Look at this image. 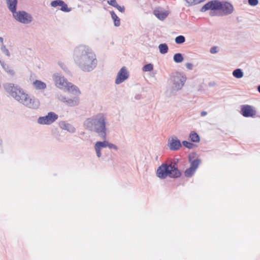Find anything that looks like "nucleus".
Here are the masks:
<instances>
[{
    "mask_svg": "<svg viewBox=\"0 0 260 260\" xmlns=\"http://www.w3.org/2000/svg\"><path fill=\"white\" fill-rule=\"evenodd\" d=\"M74 59L77 66L85 72L92 71L98 64L95 54L85 45H79L75 49Z\"/></svg>",
    "mask_w": 260,
    "mask_h": 260,
    "instance_id": "obj_1",
    "label": "nucleus"
},
{
    "mask_svg": "<svg viewBox=\"0 0 260 260\" xmlns=\"http://www.w3.org/2000/svg\"><path fill=\"white\" fill-rule=\"evenodd\" d=\"M4 88L16 100L25 106L35 110L39 108V100L34 96H29L24 93L19 86L15 85L13 83H7L4 84Z\"/></svg>",
    "mask_w": 260,
    "mask_h": 260,
    "instance_id": "obj_2",
    "label": "nucleus"
},
{
    "mask_svg": "<svg viewBox=\"0 0 260 260\" xmlns=\"http://www.w3.org/2000/svg\"><path fill=\"white\" fill-rule=\"evenodd\" d=\"M85 129L94 133L102 140H106L107 128L106 117L103 113H99L87 118L84 122Z\"/></svg>",
    "mask_w": 260,
    "mask_h": 260,
    "instance_id": "obj_3",
    "label": "nucleus"
},
{
    "mask_svg": "<svg viewBox=\"0 0 260 260\" xmlns=\"http://www.w3.org/2000/svg\"><path fill=\"white\" fill-rule=\"evenodd\" d=\"M156 174V176L160 179H165L168 177L176 179L181 176L182 173L178 169L177 162L173 161L170 163H162L157 168Z\"/></svg>",
    "mask_w": 260,
    "mask_h": 260,
    "instance_id": "obj_4",
    "label": "nucleus"
},
{
    "mask_svg": "<svg viewBox=\"0 0 260 260\" xmlns=\"http://www.w3.org/2000/svg\"><path fill=\"white\" fill-rule=\"evenodd\" d=\"M53 79L55 85L60 88L66 89L69 92L74 94L78 95L80 94V91L77 86L73 84L72 83L67 81L64 77L60 75L59 73H55L53 75Z\"/></svg>",
    "mask_w": 260,
    "mask_h": 260,
    "instance_id": "obj_5",
    "label": "nucleus"
},
{
    "mask_svg": "<svg viewBox=\"0 0 260 260\" xmlns=\"http://www.w3.org/2000/svg\"><path fill=\"white\" fill-rule=\"evenodd\" d=\"M13 18L18 22L22 24H28L33 20L32 15L23 10L16 11L12 13Z\"/></svg>",
    "mask_w": 260,
    "mask_h": 260,
    "instance_id": "obj_6",
    "label": "nucleus"
},
{
    "mask_svg": "<svg viewBox=\"0 0 260 260\" xmlns=\"http://www.w3.org/2000/svg\"><path fill=\"white\" fill-rule=\"evenodd\" d=\"M171 80L176 89L180 90L184 85L186 77L183 73L177 72L172 76Z\"/></svg>",
    "mask_w": 260,
    "mask_h": 260,
    "instance_id": "obj_7",
    "label": "nucleus"
},
{
    "mask_svg": "<svg viewBox=\"0 0 260 260\" xmlns=\"http://www.w3.org/2000/svg\"><path fill=\"white\" fill-rule=\"evenodd\" d=\"M58 118L57 114L53 112H49L44 116H41L38 119V123L42 125H50L55 122Z\"/></svg>",
    "mask_w": 260,
    "mask_h": 260,
    "instance_id": "obj_8",
    "label": "nucleus"
},
{
    "mask_svg": "<svg viewBox=\"0 0 260 260\" xmlns=\"http://www.w3.org/2000/svg\"><path fill=\"white\" fill-rule=\"evenodd\" d=\"M220 1L219 0H212L205 4L201 9V12H205L208 10H219Z\"/></svg>",
    "mask_w": 260,
    "mask_h": 260,
    "instance_id": "obj_9",
    "label": "nucleus"
},
{
    "mask_svg": "<svg viewBox=\"0 0 260 260\" xmlns=\"http://www.w3.org/2000/svg\"><path fill=\"white\" fill-rule=\"evenodd\" d=\"M129 73L125 67H123L117 73L115 83L116 84H119L129 77Z\"/></svg>",
    "mask_w": 260,
    "mask_h": 260,
    "instance_id": "obj_10",
    "label": "nucleus"
},
{
    "mask_svg": "<svg viewBox=\"0 0 260 260\" xmlns=\"http://www.w3.org/2000/svg\"><path fill=\"white\" fill-rule=\"evenodd\" d=\"M240 113L245 117H253L256 114V111L251 106L244 105L241 106Z\"/></svg>",
    "mask_w": 260,
    "mask_h": 260,
    "instance_id": "obj_11",
    "label": "nucleus"
},
{
    "mask_svg": "<svg viewBox=\"0 0 260 260\" xmlns=\"http://www.w3.org/2000/svg\"><path fill=\"white\" fill-rule=\"evenodd\" d=\"M219 10H221L224 15H228L233 13L234 8L233 5L226 1H220Z\"/></svg>",
    "mask_w": 260,
    "mask_h": 260,
    "instance_id": "obj_12",
    "label": "nucleus"
},
{
    "mask_svg": "<svg viewBox=\"0 0 260 260\" xmlns=\"http://www.w3.org/2000/svg\"><path fill=\"white\" fill-rule=\"evenodd\" d=\"M168 146L171 150L177 151L181 147L182 143L176 136H173L169 140Z\"/></svg>",
    "mask_w": 260,
    "mask_h": 260,
    "instance_id": "obj_13",
    "label": "nucleus"
},
{
    "mask_svg": "<svg viewBox=\"0 0 260 260\" xmlns=\"http://www.w3.org/2000/svg\"><path fill=\"white\" fill-rule=\"evenodd\" d=\"M103 140V141H97L94 146L96 156L99 158L102 156L101 149L108 146L109 141L106 140Z\"/></svg>",
    "mask_w": 260,
    "mask_h": 260,
    "instance_id": "obj_14",
    "label": "nucleus"
},
{
    "mask_svg": "<svg viewBox=\"0 0 260 260\" xmlns=\"http://www.w3.org/2000/svg\"><path fill=\"white\" fill-rule=\"evenodd\" d=\"M196 154H197L196 152H193L192 154H190L188 155V160L189 162L190 163V167L194 169L195 170L197 169L199 165L201 162V159L198 158L193 160V158L194 157Z\"/></svg>",
    "mask_w": 260,
    "mask_h": 260,
    "instance_id": "obj_15",
    "label": "nucleus"
},
{
    "mask_svg": "<svg viewBox=\"0 0 260 260\" xmlns=\"http://www.w3.org/2000/svg\"><path fill=\"white\" fill-rule=\"evenodd\" d=\"M59 125L61 128L66 130L71 133H74L76 132L75 128L71 124L62 121L59 122Z\"/></svg>",
    "mask_w": 260,
    "mask_h": 260,
    "instance_id": "obj_16",
    "label": "nucleus"
},
{
    "mask_svg": "<svg viewBox=\"0 0 260 260\" xmlns=\"http://www.w3.org/2000/svg\"><path fill=\"white\" fill-rule=\"evenodd\" d=\"M0 64L2 67L3 70L9 75L11 76H13L15 74V72L14 70L11 69V67L8 64L6 63L4 61L0 60Z\"/></svg>",
    "mask_w": 260,
    "mask_h": 260,
    "instance_id": "obj_17",
    "label": "nucleus"
},
{
    "mask_svg": "<svg viewBox=\"0 0 260 260\" xmlns=\"http://www.w3.org/2000/svg\"><path fill=\"white\" fill-rule=\"evenodd\" d=\"M153 13L154 15L160 20H164L169 15V13L167 11H162L158 9L154 10Z\"/></svg>",
    "mask_w": 260,
    "mask_h": 260,
    "instance_id": "obj_18",
    "label": "nucleus"
},
{
    "mask_svg": "<svg viewBox=\"0 0 260 260\" xmlns=\"http://www.w3.org/2000/svg\"><path fill=\"white\" fill-rule=\"evenodd\" d=\"M9 10L13 13L17 10L18 0H6Z\"/></svg>",
    "mask_w": 260,
    "mask_h": 260,
    "instance_id": "obj_19",
    "label": "nucleus"
},
{
    "mask_svg": "<svg viewBox=\"0 0 260 260\" xmlns=\"http://www.w3.org/2000/svg\"><path fill=\"white\" fill-rule=\"evenodd\" d=\"M79 104V98L74 97L73 99H68L65 104L70 107H74L78 105Z\"/></svg>",
    "mask_w": 260,
    "mask_h": 260,
    "instance_id": "obj_20",
    "label": "nucleus"
},
{
    "mask_svg": "<svg viewBox=\"0 0 260 260\" xmlns=\"http://www.w3.org/2000/svg\"><path fill=\"white\" fill-rule=\"evenodd\" d=\"M189 138L190 141L194 143H199L200 141V137L199 134L194 131H192L189 134Z\"/></svg>",
    "mask_w": 260,
    "mask_h": 260,
    "instance_id": "obj_21",
    "label": "nucleus"
},
{
    "mask_svg": "<svg viewBox=\"0 0 260 260\" xmlns=\"http://www.w3.org/2000/svg\"><path fill=\"white\" fill-rule=\"evenodd\" d=\"M33 84L37 89L42 90L46 88V83L40 80H36L34 82Z\"/></svg>",
    "mask_w": 260,
    "mask_h": 260,
    "instance_id": "obj_22",
    "label": "nucleus"
},
{
    "mask_svg": "<svg viewBox=\"0 0 260 260\" xmlns=\"http://www.w3.org/2000/svg\"><path fill=\"white\" fill-rule=\"evenodd\" d=\"M110 13L111 17L114 21V25L116 27L119 26L120 25V18L117 16V15L113 11H110Z\"/></svg>",
    "mask_w": 260,
    "mask_h": 260,
    "instance_id": "obj_23",
    "label": "nucleus"
},
{
    "mask_svg": "<svg viewBox=\"0 0 260 260\" xmlns=\"http://www.w3.org/2000/svg\"><path fill=\"white\" fill-rule=\"evenodd\" d=\"M158 49L160 53L165 54L168 53L169 47L166 43H161L158 45Z\"/></svg>",
    "mask_w": 260,
    "mask_h": 260,
    "instance_id": "obj_24",
    "label": "nucleus"
},
{
    "mask_svg": "<svg viewBox=\"0 0 260 260\" xmlns=\"http://www.w3.org/2000/svg\"><path fill=\"white\" fill-rule=\"evenodd\" d=\"M184 57L181 53H175L173 56L174 61L177 63H181L183 61Z\"/></svg>",
    "mask_w": 260,
    "mask_h": 260,
    "instance_id": "obj_25",
    "label": "nucleus"
},
{
    "mask_svg": "<svg viewBox=\"0 0 260 260\" xmlns=\"http://www.w3.org/2000/svg\"><path fill=\"white\" fill-rule=\"evenodd\" d=\"M233 76L238 79L241 78L243 77L244 73L241 69H236L233 72Z\"/></svg>",
    "mask_w": 260,
    "mask_h": 260,
    "instance_id": "obj_26",
    "label": "nucleus"
},
{
    "mask_svg": "<svg viewBox=\"0 0 260 260\" xmlns=\"http://www.w3.org/2000/svg\"><path fill=\"white\" fill-rule=\"evenodd\" d=\"M195 171L196 170L194 169L189 167L184 171V176L188 178L191 177L194 174Z\"/></svg>",
    "mask_w": 260,
    "mask_h": 260,
    "instance_id": "obj_27",
    "label": "nucleus"
},
{
    "mask_svg": "<svg viewBox=\"0 0 260 260\" xmlns=\"http://www.w3.org/2000/svg\"><path fill=\"white\" fill-rule=\"evenodd\" d=\"M175 41L177 44H182L185 42V38L182 35H179L176 37Z\"/></svg>",
    "mask_w": 260,
    "mask_h": 260,
    "instance_id": "obj_28",
    "label": "nucleus"
},
{
    "mask_svg": "<svg viewBox=\"0 0 260 260\" xmlns=\"http://www.w3.org/2000/svg\"><path fill=\"white\" fill-rule=\"evenodd\" d=\"M182 145H183L185 147L189 149H192L193 147L196 146V145L186 140L183 141L182 142Z\"/></svg>",
    "mask_w": 260,
    "mask_h": 260,
    "instance_id": "obj_29",
    "label": "nucleus"
},
{
    "mask_svg": "<svg viewBox=\"0 0 260 260\" xmlns=\"http://www.w3.org/2000/svg\"><path fill=\"white\" fill-rule=\"evenodd\" d=\"M206 0H185V1L188 4V6H193L199 4Z\"/></svg>",
    "mask_w": 260,
    "mask_h": 260,
    "instance_id": "obj_30",
    "label": "nucleus"
},
{
    "mask_svg": "<svg viewBox=\"0 0 260 260\" xmlns=\"http://www.w3.org/2000/svg\"><path fill=\"white\" fill-rule=\"evenodd\" d=\"M63 1L62 0H54L51 2L50 5L51 6L54 8H56L57 7H60L61 5H62Z\"/></svg>",
    "mask_w": 260,
    "mask_h": 260,
    "instance_id": "obj_31",
    "label": "nucleus"
},
{
    "mask_svg": "<svg viewBox=\"0 0 260 260\" xmlns=\"http://www.w3.org/2000/svg\"><path fill=\"white\" fill-rule=\"evenodd\" d=\"M153 69V66L151 63H148L144 65L143 67V71L144 72H150Z\"/></svg>",
    "mask_w": 260,
    "mask_h": 260,
    "instance_id": "obj_32",
    "label": "nucleus"
},
{
    "mask_svg": "<svg viewBox=\"0 0 260 260\" xmlns=\"http://www.w3.org/2000/svg\"><path fill=\"white\" fill-rule=\"evenodd\" d=\"M1 51L8 57H10L11 54L9 50L6 48V46L3 44L1 48Z\"/></svg>",
    "mask_w": 260,
    "mask_h": 260,
    "instance_id": "obj_33",
    "label": "nucleus"
},
{
    "mask_svg": "<svg viewBox=\"0 0 260 260\" xmlns=\"http://www.w3.org/2000/svg\"><path fill=\"white\" fill-rule=\"evenodd\" d=\"M60 10L64 12H69L71 11V9L69 8L67 4L64 2H63L62 5H61Z\"/></svg>",
    "mask_w": 260,
    "mask_h": 260,
    "instance_id": "obj_34",
    "label": "nucleus"
},
{
    "mask_svg": "<svg viewBox=\"0 0 260 260\" xmlns=\"http://www.w3.org/2000/svg\"><path fill=\"white\" fill-rule=\"evenodd\" d=\"M58 65L64 72H66V73L70 72L67 67L66 66V64L64 63L59 61V62H58Z\"/></svg>",
    "mask_w": 260,
    "mask_h": 260,
    "instance_id": "obj_35",
    "label": "nucleus"
},
{
    "mask_svg": "<svg viewBox=\"0 0 260 260\" xmlns=\"http://www.w3.org/2000/svg\"><path fill=\"white\" fill-rule=\"evenodd\" d=\"M248 4L252 7L256 6L258 4V0H248Z\"/></svg>",
    "mask_w": 260,
    "mask_h": 260,
    "instance_id": "obj_36",
    "label": "nucleus"
},
{
    "mask_svg": "<svg viewBox=\"0 0 260 260\" xmlns=\"http://www.w3.org/2000/svg\"><path fill=\"white\" fill-rule=\"evenodd\" d=\"M108 4L114 8H115L118 5L116 0H109L108 1Z\"/></svg>",
    "mask_w": 260,
    "mask_h": 260,
    "instance_id": "obj_37",
    "label": "nucleus"
},
{
    "mask_svg": "<svg viewBox=\"0 0 260 260\" xmlns=\"http://www.w3.org/2000/svg\"><path fill=\"white\" fill-rule=\"evenodd\" d=\"M108 147H109L110 149H114L115 150H118V147L116 145L111 143L109 142Z\"/></svg>",
    "mask_w": 260,
    "mask_h": 260,
    "instance_id": "obj_38",
    "label": "nucleus"
},
{
    "mask_svg": "<svg viewBox=\"0 0 260 260\" xmlns=\"http://www.w3.org/2000/svg\"><path fill=\"white\" fill-rule=\"evenodd\" d=\"M115 8L118 9L121 13H124L125 11V7L124 6H120L118 4L115 7Z\"/></svg>",
    "mask_w": 260,
    "mask_h": 260,
    "instance_id": "obj_39",
    "label": "nucleus"
},
{
    "mask_svg": "<svg viewBox=\"0 0 260 260\" xmlns=\"http://www.w3.org/2000/svg\"><path fill=\"white\" fill-rule=\"evenodd\" d=\"M58 99L61 102H62L64 103V104H66L68 98H67L65 96L60 95V96H58Z\"/></svg>",
    "mask_w": 260,
    "mask_h": 260,
    "instance_id": "obj_40",
    "label": "nucleus"
},
{
    "mask_svg": "<svg viewBox=\"0 0 260 260\" xmlns=\"http://www.w3.org/2000/svg\"><path fill=\"white\" fill-rule=\"evenodd\" d=\"M185 67L189 70H192L193 69V64L191 63H186L185 64Z\"/></svg>",
    "mask_w": 260,
    "mask_h": 260,
    "instance_id": "obj_41",
    "label": "nucleus"
},
{
    "mask_svg": "<svg viewBox=\"0 0 260 260\" xmlns=\"http://www.w3.org/2000/svg\"><path fill=\"white\" fill-rule=\"evenodd\" d=\"M210 52L212 54L216 53L217 52V47H215V46L212 47L210 49Z\"/></svg>",
    "mask_w": 260,
    "mask_h": 260,
    "instance_id": "obj_42",
    "label": "nucleus"
},
{
    "mask_svg": "<svg viewBox=\"0 0 260 260\" xmlns=\"http://www.w3.org/2000/svg\"><path fill=\"white\" fill-rule=\"evenodd\" d=\"M142 98V95L141 94H137L135 96V99L137 100H139L140 99H141Z\"/></svg>",
    "mask_w": 260,
    "mask_h": 260,
    "instance_id": "obj_43",
    "label": "nucleus"
},
{
    "mask_svg": "<svg viewBox=\"0 0 260 260\" xmlns=\"http://www.w3.org/2000/svg\"><path fill=\"white\" fill-rule=\"evenodd\" d=\"M207 114V112L206 111H203L201 112V115L202 116H206V115Z\"/></svg>",
    "mask_w": 260,
    "mask_h": 260,
    "instance_id": "obj_44",
    "label": "nucleus"
},
{
    "mask_svg": "<svg viewBox=\"0 0 260 260\" xmlns=\"http://www.w3.org/2000/svg\"><path fill=\"white\" fill-rule=\"evenodd\" d=\"M215 83L214 82H210L209 83L208 85L210 87L214 86L215 85Z\"/></svg>",
    "mask_w": 260,
    "mask_h": 260,
    "instance_id": "obj_45",
    "label": "nucleus"
},
{
    "mask_svg": "<svg viewBox=\"0 0 260 260\" xmlns=\"http://www.w3.org/2000/svg\"><path fill=\"white\" fill-rule=\"evenodd\" d=\"M216 15V13L215 12L211 11L210 12V16H214Z\"/></svg>",
    "mask_w": 260,
    "mask_h": 260,
    "instance_id": "obj_46",
    "label": "nucleus"
},
{
    "mask_svg": "<svg viewBox=\"0 0 260 260\" xmlns=\"http://www.w3.org/2000/svg\"><path fill=\"white\" fill-rule=\"evenodd\" d=\"M3 41H4L3 38L2 37H0V42L2 43V44H4Z\"/></svg>",
    "mask_w": 260,
    "mask_h": 260,
    "instance_id": "obj_47",
    "label": "nucleus"
},
{
    "mask_svg": "<svg viewBox=\"0 0 260 260\" xmlns=\"http://www.w3.org/2000/svg\"><path fill=\"white\" fill-rule=\"evenodd\" d=\"M257 91L260 93V85L257 86Z\"/></svg>",
    "mask_w": 260,
    "mask_h": 260,
    "instance_id": "obj_48",
    "label": "nucleus"
}]
</instances>
